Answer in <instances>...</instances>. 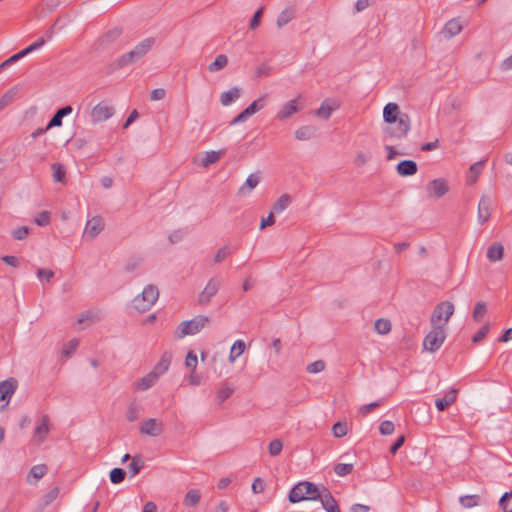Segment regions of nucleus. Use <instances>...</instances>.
<instances>
[{"mask_svg": "<svg viewBox=\"0 0 512 512\" xmlns=\"http://www.w3.org/2000/svg\"><path fill=\"white\" fill-rule=\"evenodd\" d=\"M382 133L384 140H402L411 129L409 115L402 112L399 105L393 102L387 103L383 108Z\"/></svg>", "mask_w": 512, "mask_h": 512, "instance_id": "1", "label": "nucleus"}, {"mask_svg": "<svg viewBox=\"0 0 512 512\" xmlns=\"http://www.w3.org/2000/svg\"><path fill=\"white\" fill-rule=\"evenodd\" d=\"M155 38L148 37L140 41L132 50L124 53L110 65L111 71L120 70L142 59L154 46Z\"/></svg>", "mask_w": 512, "mask_h": 512, "instance_id": "2", "label": "nucleus"}, {"mask_svg": "<svg viewBox=\"0 0 512 512\" xmlns=\"http://www.w3.org/2000/svg\"><path fill=\"white\" fill-rule=\"evenodd\" d=\"M322 495L323 492H320L317 485L309 481H302L290 490L288 500L290 503H299L304 500L317 501L322 498Z\"/></svg>", "mask_w": 512, "mask_h": 512, "instance_id": "3", "label": "nucleus"}, {"mask_svg": "<svg viewBox=\"0 0 512 512\" xmlns=\"http://www.w3.org/2000/svg\"><path fill=\"white\" fill-rule=\"evenodd\" d=\"M210 321V318L205 315H197L190 320L182 321L174 331V338L179 340L186 336L195 335L209 325Z\"/></svg>", "mask_w": 512, "mask_h": 512, "instance_id": "4", "label": "nucleus"}, {"mask_svg": "<svg viewBox=\"0 0 512 512\" xmlns=\"http://www.w3.org/2000/svg\"><path fill=\"white\" fill-rule=\"evenodd\" d=\"M159 297V290L155 285H147L142 293L138 294L132 301L133 307L139 312H146L151 309Z\"/></svg>", "mask_w": 512, "mask_h": 512, "instance_id": "5", "label": "nucleus"}, {"mask_svg": "<svg viewBox=\"0 0 512 512\" xmlns=\"http://www.w3.org/2000/svg\"><path fill=\"white\" fill-rule=\"evenodd\" d=\"M445 339L446 332L443 325L432 326V330L424 338L423 346L433 353L440 349Z\"/></svg>", "mask_w": 512, "mask_h": 512, "instance_id": "6", "label": "nucleus"}, {"mask_svg": "<svg viewBox=\"0 0 512 512\" xmlns=\"http://www.w3.org/2000/svg\"><path fill=\"white\" fill-rule=\"evenodd\" d=\"M454 313V305L450 301H443L439 303L433 310V313L431 315V325L437 326V325H443V328H445V325L448 323L450 317Z\"/></svg>", "mask_w": 512, "mask_h": 512, "instance_id": "7", "label": "nucleus"}, {"mask_svg": "<svg viewBox=\"0 0 512 512\" xmlns=\"http://www.w3.org/2000/svg\"><path fill=\"white\" fill-rule=\"evenodd\" d=\"M221 284L222 282L219 278H211L204 287V289L202 290V292L198 295V303L201 306L209 304L212 297H214L219 291Z\"/></svg>", "mask_w": 512, "mask_h": 512, "instance_id": "8", "label": "nucleus"}, {"mask_svg": "<svg viewBox=\"0 0 512 512\" xmlns=\"http://www.w3.org/2000/svg\"><path fill=\"white\" fill-rule=\"evenodd\" d=\"M114 114L113 106L106 102H100L91 111V120L94 123H99L108 120Z\"/></svg>", "mask_w": 512, "mask_h": 512, "instance_id": "9", "label": "nucleus"}, {"mask_svg": "<svg viewBox=\"0 0 512 512\" xmlns=\"http://www.w3.org/2000/svg\"><path fill=\"white\" fill-rule=\"evenodd\" d=\"M426 190L429 197L438 199L444 196L449 188L445 179L437 178L427 184Z\"/></svg>", "mask_w": 512, "mask_h": 512, "instance_id": "10", "label": "nucleus"}, {"mask_svg": "<svg viewBox=\"0 0 512 512\" xmlns=\"http://www.w3.org/2000/svg\"><path fill=\"white\" fill-rule=\"evenodd\" d=\"M103 228H104V222H103L102 218L99 216L93 217L92 219L87 221V223L85 225L83 237L88 240H93L101 233Z\"/></svg>", "mask_w": 512, "mask_h": 512, "instance_id": "11", "label": "nucleus"}, {"mask_svg": "<svg viewBox=\"0 0 512 512\" xmlns=\"http://www.w3.org/2000/svg\"><path fill=\"white\" fill-rule=\"evenodd\" d=\"M164 431V425L161 421L155 418H149L142 422L140 426V433L157 437Z\"/></svg>", "mask_w": 512, "mask_h": 512, "instance_id": "12", "label": "nucleus"}, {"mask_svg": "<svg viewBox=\"0 0 512 512\" xmlns=\"http://www.w3.org/2000/svg\"><path fill=\"white\" fill-rule=\"evenodd\" d=\"M491 206H492V199L487 196L483 195L479 201L478 204V222L482 225L486 223L490 216H491Z\"/></svg>", "mask_w": 512, "mask_h": 512, "instance_id": "13", "label": "nucleus"}, {"mask_svg": "<svg viewBox=\"0 0 512 512\" xmlns=\"http://www.w3.org/2000/svg\"><path fill=\"white\" fill-rule=\"evenodd\" d=\"M18 382L14 378H9L0 382V400L6 401L7 405L17 389Z\"/></svg>", "mask_w": 512, "mask_h": 512, "instance_id": "14", "label": "nucleus"}, {"mask_svg": "<svg viewBox=\"0 0 512 512\" xmlns=\"http://www.w3.org/2000/svg\"><path fill=\"white\" fill-rule=\"evenodd\" d=\"M300 110L298 105V99H292L286 103H284L279 111L277 112V119L284 120L291 117L293 114L297 113Z\"/></svg>", "mask_w": 512, "mask_h": 512, "instance_id": "15", "label": "nucleus"}, {"mask_svg": "<svg viewBox=\"0 0 512 512\" xmlns=\"http://www.w3.org/2000/svg\"><path fill=\"white\" fill-rule=\"evenodd\" d=\"M418 166L413 160L400 161L396 166L397 173L402 177L412 176L417 173Z\"/></svg>", "mask_w": 512, "mask_h": 512, "instance_id": "16", "label": "nucleus"}, {"mask_svg": "<svg viewBox=\"0 0 512 512\" xmlns=\"http://www.w3.org/2000/svg\"><path fill=\"white\" fill-rule=\"evenodd\" d=\"M321 501L322 507L326 512H341L337 501L334 499L328 489L324 488Z\"/></svg>", "mask_w": 512, "mask_h": 512, "instance_id": "17", "label": "nucleus"}, {"mask_svg": "<svg viewBox=\"0 0 512 512\" xmlns=\"http://www.w3.org/2000/svg\"><path fill=\"white\" fill-rule=\"evenodd\" d=\"M73 111L72 107L67 105L60 109H58L55 114L52 116L50 121L48 122V125L46 126V129H51L53 127H60L62 125V119L65 116H68Z\"/></svg>", "mask_w": 512, "mask_h": 512, "instance_id": "18", "label": "nucleus"}, {"mask_svg": "<svg viewBox=\"0 0 512 512\" xmlns=\"http://www.w3.org/2000/svg\"><path fill=\"white\" fill-rule=\"evenodd\" d=\"M260 182V176L258 174H250L245 183L238 189L239 196H247L251 191L257 187Z\"/></svg>", "mask_w": 512, "mask_h": 512, "instance_id": "19", "label": "nucleus"}, {"mask_svg": "<svg viewBox=\"0 0 512 512\" xmlns=\"http://www.w3.org/2000/svg\"><path fill=\"white\" fill-rule=\"evenodd\" d=\"M457 398V390L451 389L448 393H446L443 397L437 398L435 400V405L438 411H444L447 409L451 404H453L456 401Z\"/></svg>", "mask_w": 512, "mask_h": 512, "instance_id": "20", "label": "nucleus"}, {"mask_svg": "<svg viewBox=\"0 0 512 512\" xmlns=\"http://www.w3.org/2000/svg\"><path fill=\"white\" fill-rule=\"evenodd\" d=\"M157 380V372L151 371L135 383V388L139 391H146L151 388Z\"/></svg>", "mask_w": 512, "mask_h": 512, "instance_id": "21", "label": "nucleus"}, {"mask_svg": "<svg viewBox=\"0 0 512 512\" xmlns=\"http://www.w3.org/2000/svg\"><path fill=\"white\" fill-rule=\"evenodd\" d=\"M462 24L460 23L459 19H451L449 20L444 28L442 33L446 38H452L456 35H458L462 31Z\"/></svg>", "mask_w": 512, "mask_h": 512, "instance_id": "22", "label": "nucleus"}, {"mask_svg": "<svg viewBox=\"0 0 512 512\" xmlns=\"http://www.w3.org/2000/svg\"><path fill=\"white\" fill-rule=\"evenodd\" d=\"M47 472V467L44 464L34 465L28 475H27V482L29 484L36 483L39 479H41Z\"/></svg>", "mask_w": 512, "mask_h": 512, "instance_id": "23", "label": "nucleus"}, {"mask_svg": "<svg viewBox=\"0 0 512 512\" xmlns=\"http://www.w3.org/2000/svg\"><path fill=\"white\" fill-rule=\"evenodd\" d=\"M49 433V417L47 415H43L41 418V423L36 426L34 429V436L42 442Z\"/></svg>", "mask_w": 512, "mask_h": 512, "instance_id": "24", "label": "nucleus"}, {"mask_svg": "<svg viewBox=\"0 0 512 512\" xmlns=\"http://www.w3.org/2000/svg\"><path fill=\"white\" fill-rule=\"evenodd\" d=\"M241 95V91L238 87H233L228 91L221 94L220 102L223 106H229L232 102L237 100Z\"/></svg>", "mask_w": 512, "mask_h": 512, "instance_id": "25", "label": "nucleus"}, {"mask_svg": "<svg viewBox=\"0 0 512 512\" xmlns=\"http://www.w3.org/2000/svg\"><path fill=\"white\" fill-rule=\"evenodd\" d=\"M503 252L504 248L500 243H493L491 246L488 247L486 256L489 259V261L497 262L503 258Z\"/></svg>", "mask_w": 512, "mask_h": 512, "instance_id": "26", "label": "nucleus"}, {"mask_svg": "<svg viewBox=\"0 0 512 512\" xmlns=\"http://www.w3.org/2000/svg\"><path fill=\"white\" fill-rule=\"evenodd\" d=\"M171 359H172L171 354L168 352H165L161 356L158 363L155 365L152 372H157V377L159 378L160 375L164 374L168 370L170 363H171Z\"/></svg>", "mask_w": 512, "mask_h": 512, "instance_id": "27", "label": "nucleus"}, {"mask_svg": "<svg viewBox=\"0 0 512 512\" xmlns=\"http://www.w3.org/2000/svg\"><path fill=\"white\" fill-rule=\"evenodd\" d=\"M315 136V128L312 126H302L295 131V138L300 141L309 140Z\"/></svg>", "mask_w": 512, "mask_h": 512, "instance_id": "28", "label": "nucleus"}, {"mask_svg": "<svg viewBox=\"0 0 512 512\" xmlns=\"http://www.w3.org/2000/svg\"><path fill=\"white\" fill-rule=\"evenodd\" d=\"M246 345L242 340H236L230 350L229 361L233 363L245 350Z\"/></svg>", "mask_w": 512, "mask_h": 512, "instance_id": "29", "label": "nucleus"}, {"mask_svg": "<svg viewBox=\"0 0 512 512\" xmlns=\"http://www.w3.org/2000/svg\"><path fill=\"white\" fill-rule=\"evenodd\" d=\"M17 93L18 88L16 86L12 87L4 93V95L0 99V111H2L5 107L10 105L14 101Z\"/></svg>", "mask_w": 512, "mask_h": 512, "instance_id": "30", "label": "nucleus"}, {"mask_svg": "<svg viewBox=\"0 0 512 512\" xmlns=\"http://www.w3.org/2000/svg\"><path fill=\"white\" fill-rule=\"evenodd\" d=\"M481 497L477 494L464 495L459 498L460 504L464 508H473L480 504Z\"/></svg>", "mask_w": 512, "mask_h": 512, "instance_id": "31", "label": "nucleus"}, {"mask_svg": "<svg viewBox=\"0 0 512 512\" xmlns=\"http://www.w3.org/2000/svg\"><path fill=\"white\" fill-rule=\"evenodd\" d=\"M228 64V58L225 54H219L215 60L209 64L208 70L210 72H217Z\"/></svg>", "mask_w": 512, "mask_h": 512, "instance_id": "32", "label": "nucleus"}, {"mask_svg": "<svg viewBox=\"0 0 512 512\" xmlns=\"http://www.w3.org/2000/svg\"><path fill=\"white\" fill-rule=\"evenodd\" d=\"M219 159H220V152L208 151V152H205V154L201 158L200 165L203 167H208L211 164L216 163Z\"/></svg>", "mask_w": 512, "mask_h": 512, "instance_id": "33", "label": "nucleus"}, {"mask_svg": "<svg viewBox=\"0 0 512 512\" xmlns=\"http://www.w3.org/2000/svg\"><path fill=\"white\" fill-rule=\"evenodd\" d=\"M290 201L291 199L288 194L281 195L273 204V211L278 214L283 212L289 206Z\"/></svg>", "mask_w": 512, "mask_h": 512, "instance_id": "34", "label": "nucleus"}, {"mask_svg": "<svg viewBox=\"0 0 512 512\" xmlns=\"http://www.w3.org/2000/svg\"><path fill=\"white\" fill-rule=\"evenodd\" d=\"M201 499L200 492L198 490L192 489L187 492L184 498V504L187 507L196 506Z\"/></svg>", "mask_w": 512, "mask_h": 512, "instance_id": "35", "label": "nucleus"}, {"mask_svg": "<svg viewBox=\"0 0 512 512\" xmlns=\"http://www.w3.org/2000/svg\"><path fill=\"white\" fill-rule=\"evenodd\" d=\"M266 98V95L261 96L254 100L247 108H245L250 116L254 115L256 112L260 111L265 107Z\"/></svg>", "mask_w": 512, "mask_h": 512, "instance_id": "36", "label": "nucleus"}, {"mask_svg": "<svg viewBox=\"0 0 512 512\" xmlns=\"http://www.w3.org/2000/svg\"><path fill=\"white\" fill-rule=\"evenodd\" d=\"M266 98V95L261 96L254 100L247 108H245L250 116L254 115L256 112L260 111L265 107Z\"/></svg>", "mask_w": 512, "mask_h": 512, "instance_id": "37", "label": "nucleus"}, {"mask_svg": "<svg viewBox=\"0 0 512 512\" xmlns=\"http://www.w3.org/2000/svg\"><path fill=\"white\" fill-rule=\"evenodd\" d=\"M266 98V95L261 96L254 100L247 108H245L250 116L254 115L256 112L260 111L265 107Z\"/></svg>", "mask_w": 512, "mask_h": 512, "instance_id": "38", "label": "nucleus"}, {"mask_svg": "<svg viewBox=\"0 0 512 512\" xmlns=\"http://www.w3.org/2000/svg\"><path fill=\"white\" fill-rule=\"evenodd\" d=\"M483 164H484L483 161H479V162H476V163L471 165V167L469 169L470 170V176L468 177V180H467V183L469 185H472V184H474L477 181L478 176L481 173Z\"/></svg>", "mask_w": 512, "mask_h": 512, "instance_id": "39", "label": "nucleus"}, {"mask_svg": "<svg viewBox=\"0 0 512 512\" xmlns=\"http://www.w3.org/2000/svg\"><path fill=\"white\" fill-rule=\"evenodd\" d=\"M374 328L377 333L381 335H385L391 330V322L388 319L380 318L377 319L374 323Z\"/></svg>", "mask_w": 512, "mask_h": 512, "instance_id": "40", "label": "nucleus"}, {"mask_svg": "<svg viewBox=\"0 0 512 512\" xmlns=\"http://www.w3.org/2000/svg\"><path fill=\"white\" fill-rule=\"evenodd\" d=\"M294 18L293 11L290 9L283 10L277 17V27L282 28L287 25Z\"/></svg>", "mask_w": 512, "mask_h": 512, "instance_id": "41", "label": "nucleus"}, {"mask_svg": "<svg viewBox=\"0 0 512 512\" xmlns=\"http://www.w3.org/2000/svg\"><path fill=\"white\" fill-rule=\"evenodd\" d=\"M120 35H121L120 29L115 28L113 30H110L100 38L99 44H100V46L109 44V43L115 41Z\"/></svg>", "mask_w": 512, "mask_h": 512, "instance_id": "42", "label": "nucleus"}, {"mask_svg": "<svg viewBox=\"0 0 512 512\" xmlns=\"http://www.w3.org/2000/svg\"><path fill=\"white\" fill-rule=\"evenodd\" d=\"M499 506L504 512H512V490L502 495L499 500Z\"/></svg>", "mask_w": 512, "mask_h": 512, "instance_id": "43", "label": "nucleus"}, {"mask_svg": "<svg viewBox=\"0 0 512 512\" xmlns=\"http://www.w3.org/2000/svg\"><path fill=\"white\" fill-rule=\"evenodd\" d=\"M125 476H126V472L122 468H113L109 474L110 481L113 484L121 483L125 479Z\"/></svg>", "mask_w": 512, "mask_h": 512, "instance_id": "44", "label": "nucleus"}, {"mask_svg": "<svg viewBox=\"0 0 512 512\" xmlns=\"http://www.w3.org/2000/svg\"><path fill=\"white\" fill-rule=\"evenodd\" d=\"M143 467V463L141 462L140 456H134L132 462L129 464V472L131 473V477L136 476L141 468Z\"/></svg>", "mask_w": 512, "mask_h": 512, "instance_id": "45", "label": "nucleus"}, {"mask_svg": "<svg viewBox=\"0 0 512 512\" xmlns=\"http://www.w3.org/2000/svg\"><path fill=\"white\" fill-rule=\"evenodd\" d=\"M140 408L137 404L131 403L126 412V418L129 422H134L139 418Z\"/></svg>", "mask_w": 512, "mask_h": 512, "instance_id": "46", "label": "nucleus"}, {"mask_svg": "<svg viewBox=\"0 0 512 512\" xmlns=\"http://www.w3.org/2000/svg\"><path fill=\"white\" fill-rule=\"evenodd\" d=\"M332 107H330L328 104H326V102H323L321 104V106L315 111V114L324 119V120H327L331 114H332Z\"/></svg>", "mask_w": 512, "mask_h": 512, "instance_id": "47", "label": "nucleus"}, {"mask_svg": "<svg viewBox=\"0 0 512 512\" xmlns=\"http://www.w3.org/2000/svg\"><path fill=\"white\" fill-rule=\"evenodd\" d=\"M485 312L486 304L484 302H477L472 313L474 321H480L481 318L484 316Z\"/></svg>", "mask_w": 512, "mask_h": 512, "instance_id": "48", "label": "nucleus"}, {"mask_svg": "<svg viewBox=\"0 0 512 512\" xmlns=\"http://www.w3.org/2000/svg\"><path fill=\"white\" fill-rule=\"evenodd\" d=\"M353 470V464L339 463L334 467V471L338 476H346Z\"/></svg>", "mask_w": 512, "mask_h": 512, "instance_id": "49", "label": "nucleus"}, {"mask_svg": "<svg viewBox=\"0 0 512 512\" xmlns=\"http://www.w3.org/2000/svg\"><path fill=\"white\" fill-rule=\"evenodd\" d=\"M53 170V178L57 182H62L65 177V170L64 167L59 163H54L52 165Z\"/></svg>", "mask_w": 512, "mask_h": 512, "instance_id": "50", "label": "nucleus"}, {"mask_svg": "<svg viewBox=\"0 0 512 512\" xmlns=\"http://www.w3.org/2000/svg\"><path fill=\"white\" fill-rule=\"evenodd\" d=\"M283 448L281 440L275 439L269 443L268 450L271 456H278Z\"/></svg>", "mask_w": 512, "mask_h": 512, "instance_id": "51", "label": "nucleus"}, {"mask_svg": "<svg viewBox=\"0 0 512 512\" xmlns=\"http://www.w3.org/2000/svg\"><path fill=\"white\" fill-rule=\"evenodd\" d=\"M332 431L335 437H343L348 431L347 424L345 422H337L333 425Z\"/></svg>", "mask_w": 512, "mask_h": 512, "instance_id": "52", "label": "nucleus"}, {"mask_svg": "<svg viewBox=\"0 0 512 512\" xmlns=\"http://www.w3.org/2000/svg\"><path fill=\"white\" fill-rule=\"evenodd\" d=\"M325 369V363L322 360H317L307 366V371L311 374L320 373Z\"/></svg>", "mask_w": 512, "mask_h": 512, "instance_id": "53", "label": "nucleus"}, {"mask_svg": "<svg viewBox=\"0 0 512 512\" xmlns=\"http://www.w3.org/2000/svg\"><path fill=\"white\" fill-rule=\"evenodd\" d=\"M29 227L20 226L12 231V237L15 240H23L29 234Z\"/></svg>", "mask_w": 512, "mask_h": 512, "instance_id": "54", "label": "nucleus"}, {"mask_svg": "<svg viewBox=\"0 0 512 512\" xmlns=\"http://www.w3.org/2000/svg\"><path fill=\"white\" fill-rule=\"evenodd\" d=\"M489 330H490V325L488 323L483 325L478 330V332L473 336L472 341L474 343H478V342L482 341L489 333Z\"/></svg>", "mask_w": 512, "mask_h": 512, "instance_id": "55", "label": "nucleus"}, {"mask_svg": "<svg viewBox=\"0 0 512 512\" xmlns=\"http://www.w3.org/2000/svg\"><path fill=\"white\" fill-rule=\"evenodd\" d=\"M395 426L392 421L385 420L380 424L379 431L382 435H390L394 432Z\"/></svg>", "mask_w": 512, "mask_h": 512, "instance_id": "56", "label": "nucleus"}, {"mask_svg": "<svg viewBox=\"0 0 512 512\" xmlns=\"http://www.w3.org/2000/svg\"><path fill=\"white\" fill-rule=\"evenodd\" d=\"M233 393V388L229 387L228 385L223 386L219 389L217 392V398L220 402H224L226 399H228Z\"/></svg>", "mask_w": 512, "mask_h": 512, "instance_id": "57", "label": "nucleus"}, {"mask_svg": "<svg viewBox=\"0 0 512 512\" xmlns=\"http://www.w3.org/2000/svg\"><path fill=\"white\" fill-rule=\"evenodd\" d=\"M185 365L187 368L195 371L197 367V355L193 351L188 352L185 359Z\"/></svg>", "mask_w": 512, "mask_h": 512, "instance_id": "58", "label": "nucleus"}, {"mask_svg": "<svg viewBox=\"0 0 512 512\" xmlns=\"http://www.w3.org/2000/svg\"><path fill=\"white\" fill-rule=\"evenodd\" d=\"M263 10H264V8L261 7L254 13V15L252 16V18L250 20V24H249L250 29L254 30L260 25Z\"/></svg>", "mask_w": 512, "mask_h": 512, "instance_id": "59", "label": "nucleus"}, {"mask_svg": "<svg viewBox=\"0 0 512 512\" xmlns=\"http://www.w3.org/2000/svg\"><path fill=\"white\" fill-rule=\"evenodd\" d=\"M265 487H266V483L262 478L257 477L254 479V481L252 483L253 493H255V494L262 493L265 490Z\"/></svg>", "mask_w": 512, "mask_h": 512, "instance_id": "60", "label": "nucleus"}, {"mask_svg": "<svg viewBox=\"0 0 512 512\" xmlns=\"http://www.w3.org/2000/svg\"><path fill=\"white\" fill-rule=\"evenodd\" d=\"M37 277L40 281L46 280L49 282L54 277V272L52 270L39 268L37 270Z\"/></svg>", "mask_w": 512, "mask_h": 512, "instance_id": "61", "label": "nucleus"}, {"mask_svg": "<svg viewBox=\"0 0 512 512\" xmlns=\"http://www.w3.org/2000/svg\"><path fill=\"white\" fill-rule=\"evenodd\" d=\"M381 405V401H375L366 405H363L360 407L359 412L362 416L368 415L370 412H372L375 408L379 407Z\"/></svg>", "mask_w": 512, "mask_h": 512, "instance_id": "62", "label": "nucleus"}, {"mask_svg": "<svg viewBox=\"0 0 512 512\" xmlns=\"http://www.w3.org/2000/svg\"><path fill=\"white\" fill-rule=\"evenodd\" d=\"M50 222V213L48 211H42L38 217L35 218V223L38 226H46Z\"/></svg>", "mask_w": 512, "mask_h": 512, "instance_id": "63", "label": "nucleus"}, {"mask_svg": "<svg viewBox=\"0 0 512 512\" xmlns=\"http://www.w3.org/2000/svg\"><path fill=\"white\" fill-rule=\"evenodd\" d=\"M79 341L77 339L70 340L63 349L65 356H70L78 347Z\"/></svg>", "mask_w": 512, "mask_h": 512, "instance_id": "64", "label": "nucleus"}]
</instances>
